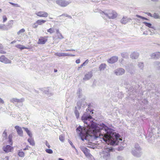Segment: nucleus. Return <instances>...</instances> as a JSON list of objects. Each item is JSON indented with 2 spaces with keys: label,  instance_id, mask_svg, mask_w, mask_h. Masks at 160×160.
<instances>
[{
  "label": "nucleus",
  "instance_id": "nucleus-1",
  "mask_svg": "<svg viewBox=\"0 0 160 160\" xmlns=\"http://www.w3.org/2000/svg\"><path fill=\"white\" fill-rule=\"evenodd\" d=\"M92 119L89 114L84 113L82 117L84 127L79 126L76 129L77 133L88 147L94 148L96 146L92 142L97 138L102 139L108 144L113 145H118L119 140H122L118 134L114 133L113 130L103 123L97 124L92 121Z\"/></svg>",
  "mask_w": 160,
  "mask_h": 160
},
{
  "label": "nucleus",
  "instance_id": "nucleus-2",
  "mask_svg": "<svg viewBox=\"0 0 160 160\" xmlns=\"http://www.w3.org/2000/svg\"><path fill=\"white\" fill-rule=\"evenodd\" d=\"M102 17L104 18L105 17L109 19H114L117 16L116 12L112 10H108L104 11L101 12Z\"/></svg>",
  "mask_w": 160,
  "mask_h": 160
},
{
  "label": "nucleus",
  "instance_id": "nucleus-3",
  "mask_svg": "<svg viewBox=\"0 0 160 160\" xmlns=\"http://www.w3.org/2000/svg\"><path fill=\"white\" fill-rule=\"evenodd\" d=\"M112 150V148H105L102 149V152H101V155L106 160H108L110 157L109 152Z\"/></svg>",
  "mask_w": 160,
  "mask_h": 160
},
{
  "label": "nucleus",
  "instance_id": "nucleus-4",
  "mask_svg": "<svg viewBox=\"0 0 160 160\" xmlns=\"http://www.w3.org/2000/svg\"><path fill=\"white\" fill-rule=\"evenodd\" d=\"M141 148L138 144L135 145V148L132 151V154L134 156L139 157L141 154Z\"/></svg>",
  "mask_w": 160,
  "mask_h": 160
},
{
  "label": "nucleus",
  "instance_id": "nucleus-5",
  "mask_svg": "<svg viewBox=\"0 0 160 160\" xmlns=\"http://www.w3.org/2000/svg\"><path fill=\"white\" fill-rule=\"evenodd\" d=\"M56 3L61 7H65L70 4L71 2L70 0L66 1L65 0H57L56 1Z\"/></svg>",
  "mask_w": 160,
  "mask_h": 160
},
{
  "label": "nucleus",
  "instance_id": "nucleus-6",
  "mask_svg": "<svg viewBox=\"0 0 160 160\" xmlns=\"http://www.w3.org/2000/svg\"><path fill=\"white\" fill-rule=\"evenodd\" d=\"M56 35L54 37H53V40L54 41L53 44L57 43L58 42H56L55 41L57 39H62L64 38V37L62 34L60 32L58 29H57L56 30Z\"/></svg>",
  "mask_w": 160,
  "mask_h": 160
},
{
  "label": "nucleus",
  "instance_id": "nucleus-7",
  "mask_svg": "<svg viewBox=\"0 0 160 160\" xmlns=\"http://www.w3.org/2000/svg\"><path fill=\"white\" fill-rule=\"evenodd\" d=\"M80 148L86 157L88 158L91 157V155L89 151L87 148L83 146H80Z\"/></svg>",
  "mask_w": 160,
  "mask_h": 160
},
{
  "label": "nucleus",
  "instance_id": "nucleus-8",
  "mask_svg": "<svg viewBox=\"0 0 160 160\" xmlns=\"http://www.w3.org/2000/svg\"><path fill=\"white\" fill-rule=\"evenodd\" d=\"M41 91H42L45 94H47L48 96H50L53 95V94L52 92L51 89L48 88H41Z\"/></svg>",
  "mask_w": 160,
  "mask_h": 160
},
{
  "label": "nucleus",
  "instance_id": "nucleus-9",
  "mask_svg": "<svg viewBox=\"0 0 160 160\" xmlns=\"http://www.w3.org/2000/svg\"><path fill=\"white\" fill-rule=\"evenodd\" d=\"M24 98H22L18 99L16 98H12L10 99V101L11 102L14 103H22L24 101Z\"/></svg>",
  "mask_w": 160,
  "mask_h": 160
},
{
  "label": "nucleus",
  "instance_id": "nucleus-10",
  "mask_svg": "<svg viewBox=\"0 0 160 160\" xmlns=\"http://www.w3.org/2000/svg\"><path fill=\"white\" fill-rule=\"evenodd\" d=\"M0 62L5 64L10 63L11 61L4 55H2L0 57Z\"/></svg>",
  "mask_w": 160,
  "mask_h": 160
},
{
  "label": "nucleus",
  "instance_id": "nucleus-11",
  "mask_svg": "<svg viewBox=\"0 0 160 160\" xmlns=\"http://www.w3.org/2000/svg\"><path fill=\"white\" fill-rule=\"evenodd\" d=\"M48 40V37H41L39 39L38 43V44H44Z\"/></svg>",
  "mask_w": 160,
  "mask_h": 160
},
{
  "label": "nucleus",
  "instance_id": "nucleus-12",
  "mask_svg": "<svg viewBox=\"0 0 160 160\" xmlns=\"http://www.w3.org/2000/svg\"><path fill=\"white\" fill-rule=\"evenodd\" d=\"M2 149L5 152L8 153L11 152L13 149V148L10 145H7L3 146Z\"/></svg>",
  "mask_w": 160,
  "mask_h": 160
},
{
  "label": "nucleus",
  "instance_id": "nucleus-13",
  "mask_svg": "<svg viewBox=\"0 0 160 160\" xmlns=\"http://www.w3.org/2000/svg\"><path fill=\"white\" fill-rule=\"evenodd\" d=\"M54 55L56 56H58L59 57H66V56L73 57V56H75V55L72 54H69L67 53H59V52L55 53Z\"/></svg>",
  "mask_w": 160,
  "mask_h": 160
},
{
  "label": "nucleus",
  "instance_id": "nucleus-14",
  "mask_svg": "<svg viewBox=\"0 0 160 160\" xmlns=\"http://www.w3.org/2000/svg\"><path fill=\"white\" fill-rule=\"evenodd\" d=\"M38 16L40 17H47L48 16V14L45 12L43 11H40L36 12L35 13Z\"/></svg>",
  "mask_w": 160,
  "mask_h": 160
},
{
  "label": "nucleus",
  "instance_id": "nucleus-15",
  "mask_svg": "<svg viewBox=\"0 0 160 160\" xmlns=\"http://www.w3.org/2000/svg\"><path fill=\"white\" fill-rule=\"evenodd\" d=\"M118 60V57L113 56L109 59L108 60V62L109 63L112 64L117 62Z\"/></svg>",
  "mask_w": 160,
  "mask_h": 160
},
{
  "label": "nucleus",
  "instance_id": "nucleus-16",
  "mask_svg": "<svg viewBox=\"0 0 160 160\" xmlns=\"http://www.w3.org/2000/svg\"><path fill=\"white\" fill-rule=\"evenodd\" d=\"M15 128L18 134L20 136H22L23 132L21 128L18 126H16L15 127Z\"/></svg>",
  "mask_w": 160,
  "mask_h": 160
},
{
  "label": "nucleus",
  "instance_id": "nucleus-17",
  "mask_svg": "<svg viewBox=\"0 0 160 160\" xmlns=\"http://www.w3.org/2000/svg\"><path fill=\"white\" fill-rule=\"evenodd\" d=\"M152 58L157 59L160 57V52H156L153 53L150 55Z\"/></svg>",
  "mask_w": 160,
  "mask_h": 160
},
{
  "label": "nucleus",
  "instance_id": "nucleus-18",
  "mask_svg": "<svg viewBox=\"0 0 160 160\" xmlns=\"http://www.w3.org/2000/svg\"><path fill=\"white\" fill-rule=\"evenodd\" d=\"M92 76V72L91 71L88 72L85 75L84 77L83 78V80L87 81L90 79Z\"/></svg>",
  "mask_w": 160,
  "mask_h": 160
},
{
  "label": "nucleus",
  "instance_id": "nucleus-19",
  "mask_svg": "<svg viewBox=\"0 0 160 160\" xmlns=\"http://www.w3.org/2000/svg\"><path fill=\"white\" fill-rule=\"evenodd\" d=\"M139 55V54L138 52H134L131 53L130 57L132 59H137L138 58Z\"/></svg>",
  "mask_w": 160,
  "mask_h": 160
},
{
  "label": "nucleus",
  "instance_id": "nucleus-20",
  "mask_svg": "<svg viewBox=\"0 0 160 160\" xmlns=\"http://www.w3.org/2000/svg\"><path fill=\"white\" fill-rule=\"evenodd\" d=\"M131 20V19L130 18H127V17H123L121 20V22L122 24H125L128 22H130Z\"/></svg>",
  "mask_w": 160,
  "mask_h": 160
},
{
  "label": "nucleus",
  "instance_id": "nucleus-21",
  "mask_svg": "<svg viewBox=\"0 0 160 160\" xmlns=\"http://www.w3.org/2000/svg\"><path fill=\"white\" fill-rule=\"evenodd\" d=\"M16 47L20 49L21 50L24 49H28L30 48L29 47H26L25 46L21 44H18L16 46Z\"/></svg>",
  "mask_w": 160,
  "mask_h": 160
},
{
  "label": "nucleus",
  "instance_id": "nucleus-22",
  "mask_svg": "<svg viewBox=\"0 0 160 160\" xmlns=\"http://www.w3.org/2000/svg\"><path fill=\"white\" fill-rule=\"evenodd\" d=\"M153 65L154 67L158 69H160V62L156 61L154 62Z\"/></svg>",
  "mask_w": 160,
  "mask_h": 160
},
{
  "label": "nucleus",
  "instance_id": "nucleus-23",
  "mask_svg": "<svg viewBox=\"0 0 160 160\" xmlns=\"http://www.w3.org/2000/svg\"><path fill=\"white\" fill-rule=\"evenodd\" d=\"M114 73L116 75H120L124 73V71H114Z\"/></svg>",
  "mask_w": 160,
  "mask_h": 160
},
{
  "label": "nucleus",
  "instance_id": "nucleus-24",
  "mask_svg": "<svg viewBox=\"0 0 160 160\" xmlns=\"http://www.w3.org/2000/svg\"><path fill=\"white\" fill-rule=\"evenodd\" d=\"M22 128L25 130L27 134L29 136L30 138H31L32 137V134L31 133L30 131H29L28 128L23 127Z\"/></svg>",
  "mask_w": 160,
  "mask_h": 160
},
{
  "label": "nucleus",
  "instance_id": "nucleus-25",
  "mask_svg": "<svg viewBox=\"0 0 160 160\" xmlns=\"http://www.w3.org/2000/svg\"><path fill=\"white\" fill-rule=\"evenodd\" d=\"M78 109L77 107H75V108L74 113L77 118H78L79 116V112L78 111Z\"/></svg>",
  "mask_w": 160,
  "mask_h": 160
},
{
  "label": "nucleus",
  "instance_id": "nucleus-26",
  "mask_svg": "<svg viewBox=\"0 0 160 160\" xmlns=\"http://www.w3.org/2000/svg\"><path fill=\"white\" fill-rule=\"evenodd\" d=\"M28 141L30 145H31L32 146H34L35 145L34 140L32 137L28 139Z\"/></svg>",
  "mask_w": 160,
  "mask_h": 160
},
{
  "label": "nucleus",
  "instance_id": "nucleus-27",
  "mask_svg": "<svg viewBox=\"0 0 160 160\" xmlns=\"http://www.w3.org/2000/svg\"><path fill=\"white\" fill-rule=\"evenodd\" d=\"M37 23L38 25H41L42 24L45 23L46 21L40 19L37 21Z\"/></svg>",
  "mask_w": 160,
  "mask_h": 160
},
{
  "label": "nucleus",
  "instance_id": "nucleus-28",
  "mask_svg": "<svg viewBox=\"0 0 160 160\" xmlns=\"http://www.w3.org/2000/svg\"><path fill=\"white\" fill-rule=\"evenodd\" d=\"M89 62V60L88 59H87L82 64L80 67H78V69H80L82 67L86 66Z\"/></svg>",
  "mask_w": 160,
  "mask_h": 160
},
{
  "label": "nucleus",
  "instance_id": "nucleus-29",
  "mask_svg": "<svg viewBox=\"0 0 160 160\" xmlns=\"http://www.w3.org/2000/svg\"><path fill=\"white\" fill-rule=\"evenodd\" d=\"M77 95L79 98H81L82 96V91L81 89H79L77 93Z\"/></svg>",
  "mask_w": 160,
  "mask_h": 160
},
{
  "label": "nucleus",
  "instance_id": "nucleus-30",
  "mask_svg": "<svg viewBox=\"0 0 160 160\" xmlns=\"http://www.w3.org/2000/svg\"><path fill=\"white\" fill-rule=\"evenodd\" d=\"M57 29H55L53 28H51L47 30V32L50 34H52L53 33L55 32V31H56Z\"/></svg>",
  "mask_w": 160,
  "mask_h": 160
},
{
  "label": "nucleus",
  "instance_id": "nucleus-31",
  "mask_svg": "<svg viewBox=\"0 0 160 160\" xmlns=\"http://www.w3.org/2000/svg\"><path fill=\"white\" fill-rule=\"evenodd\" d=\"M8 30L7 28L6 27L4 24H0V30Z\"/></svg>",
  "mask_w": 160,
  "mask_h": 160
},
{
  "label": "nucleus",
  "instance_id": "nucleus-32",
  "mask_svg": "<svg viewBox=\"0 0 160 160\" xmlns=\"http://www.w3.org/2000/svg\"><path fill=\"white\" fill-rule=\"evenodd\" d=\"M106 66V65L105 63L101 64L99 66V68L100 70H104Z\"/></svg>",
  "mask_w": 160,
  "mask_h": 160
},
{
  "label": "nucleus",
  "instance_id": "nucleus-33",
  "mask_svg": "<svg viewBox=\"0 0 160 160\" xmlns=\"http://www.w3.org/2000/svg\"><path fill=\"white\" fill-rule=\"evenodd\" d=\"M0 53L2 54H5L6 52L3 50V46L0 43Z\"/></svg>",
  "mask_w": 160,
  "mask_h": 160
},
{
  "label": "nucleus",
  "instance_id": "nucleus-34",
  "mask_svg": "<svg viewBox=\"0 0 160 160\" xmlns=\"http://www.w3.org/2000/svg\"><path fill=\"white\" fill-rule=\"evenodd\" d=\"M122 57L125 58H127L128 56V54L127 52H122L121 54Z\"/></svg>",
  "mask_w": 160,
  "mask_h": 160
},
{
  "label": "nucleus",
  "instance_id": "nucleus-35",
  "mask_svg": "<svg viewBox=\"0 0 160 160\" xmlns=\"http://www.w3.org/2000/svg\"><path fill=\"white\" fill-rule=\"evenodd\" d=\"M18 155L20 157H23L24 156V153L21 150L19 151Z\"/></svg>",
  "mask_w": 160,
  "mask_h": 160
},
{
  "label": "nucleus",
  "instance_id": "nucleus-36",
  "mask_svg": "<svg viewBox=\"0 0 160 160\" xmlns=\"http://www.w3.org/2000/svg\"><path fill=\"white\" fill-rule=\"evenodd\" d=\"M143 23L145 24V25L146 26H147L149 28H152L153 29H154V27H152V24L151 23H149L146 22H143Z\"/></svg>",
  "mask_w": 160,
  "mask_h": 160
},
{
  "label": "nucleus",
  "instance_id": "nucleus-37",
  "mask_svg": "<svg viewBox=\"0 0 160 160\" xmlns=\"http://www.w3.org/2000/svg\"><path fill=\"white\" fill-rule=\"evenodd\" d=\"M138 66L140 68V69H142L143 67V63L142 62H139L138 64Z\"/></svg>",
  "mask_w": 160,
  "mask_h": 160
},
{
  "label": "nucleus",
  "instance_id": "nucleus-38",
  "mask_svg": "<svg viewBox=\"0 0 160 160\" xmlns=\"http://www.w3.org/2000/svg\"><path fill=\"white\" fill-rule=\"evenodd\" d=\"M77 109H78V110H79L80 109L82 106L81 103L80 101H79L77 102Z\"/></svg>",
  "mask_w": 160,
  "mask_h": 160
},
{
  "label": "nucleus",
  "instance_id": "nucleus-39",
  "mask_svg": "<svg viewBox=\"0 0 160 160\" xmlns=\"http://www.w3.org/2000/svg\"><path fill=\"white\" fill-rule=\"evenodd\" d=\"M25 32V30L24 28H22L18 32H17V34L18 35H19L21 34H22V33Z\"/></svg>",
  "mask_w": 160,
  "mask_h": 160
},
{
  "label": "nucleus",
  "instance_id": "nucleus-40",
  "mask_svg": "<svg viewBox=\"0 0 160 160\" xmlns=\"http://www.w3.org/2000/svg\"><path fill=\"white\" fill-rule=\"evenodd\" d=\"M59 139L60 141L63 142L64 140V137L63 135H61L60 136Z\"/></svg>",
  "mask_w": 160,
  "mask_h": 160
},
{
  "label": "nucleus",
  "instance_id": "nucleus-41",
  "mask_svg": "<svg viewBox=\"0 0 160 160\" xmlns=\"http://www.w3.org/2000/svg\"><path fill=\"white\" fill-rule=\"evenodd\" d=\"M153 17L155 18H160V16L158 14L156 13H155L153 15Z\"/></svg>",
  "mask_w": 160,
  "mask_h": 160
},
{
  "label": "nucleus",
  "instance_id": "nucleus-42",
  "mask_svg": "<svg viewBox=\"0 0 160 160\" xmlns=\"http://www.w3.org/2000/svg\"><path fill=\"white\" fill-rule=\"evenodd\" d=\"M45 151L47 153L49 154H52L53 153L51 149H46Z\"/></svg>",
  "mask_w": 160,
  "mask_h": 160
},
{
  "label": "nucleus",
  "instance_id": "nucleus-43",
  "mask_svg": "<svg viewBox=\"0 0 160 160\" xmlns=\"http://www.w3.org/2000/svg\"><path fill=\"white\" fill-rule=\"evenodd\" d=\"M136 16L137 17L140 18H141L142 19H145V20H148V19L147 18H145V17H142V16H141L138 15H136Z\"/></svg>",
  "mask_w": 160,
  "mask_h": 160
},
{
  "label": "nucleus",
  "instance_id": "nucleus-44",
  "mask_svg": "<svg viewBox=\"0 0 160 160\" xmlns=\"http://www.w3.org/2000/svg\"><path fill=\"white\" fill-rule=\"evenodd\" d=\"M9 3L11 5L16 7H20L17 4L14 3L12 2H9Z\"/></svg>",
  "mask_w": 160,
  "mask_h": 160
},
{
  "label": "nucleus",
  "instance_id": "nucleus-45",
  "mask_svg": "<svg viewBox=\"0 0 160 160\" xmlns=\"http://www.w3.org/2000/svg\"><path fill=\"white\" fill-rule=\"evenodd\" d=\"M38 24L37 23V22H36L34 23L33 24V25H32V27L33 28H36L38 27Z\"/></svg>",
  "mask_w": 160,
  "mask_h": 160
},
{
  "label": "nucleus",
  "instance_id": "nucleus-46",
  "mask_svg": "<svg viewBox=\"0 0 160 160\" xmlns=\"http://www.w3.org/2000/svg\"><path fill=\"white\" fill-rule=\"evenodd\" d=\"M117 160H124L123 158L121 156H118L117 157Z\"/></svg>",
  "mask_w": 160,
  "mask_h": 160
},
{
  "label": "nucleus",
  "instance_id": "nucleus-47",
  "mask_svg": "<svg viewBox=\"0 0 160 160\" xmlns=\"http://www.w3.org/2000/svg\"><path fill=\"white\" fill-rule=\"evenodd\" d=\"M9 142L10 143H10V144L11 145H12V138L10 136H9Z\"/></svg>",
  "mask_w": 160,
  "mask_h": 160
},
{
  "label": "nucleus",
  "instance_id": "nucleus-48",
  "mask_svg": "<svg viewBox=\"0 0 160 160\" xmlns=\"http://www.w3.org/2000/svg\"><path fill=\"white\" fill-rule=\"evenodd\" d=\"M3 22H6L7 20V18L5 16H3Z\"/></svg>",
  "mask_w": 160,
  "mask_h": 160
},
{
  "label": "nucleus",
  "instance_id": "nucleus-49",
  "mask_svg": "<svg viewBox=\"0 0 160 160\" xmlns=\"http://www.w3.org/2000/svg\"><path fill=\"white\" fill-rule=\"evenodd\" d=\"M46 145L49 148H50V146L49 145V144L48 142L47 141H46Z\"/></svg>",
  "mask_w": 160,
  "mask_h": 160
},
{
  "label": "nucleus",
  "instance_id": "nucleus-50",
  "mask_svg": "<svg viewBox=\"0 0 160 160\" xmlns=\"http://www.w3.org/2000/svg\"><path fill=\"white\" fill-rule=\"evenodd\" d=\"M7 135V133L5 131H4L3 133V136L4 137H6Z\"/></svg>",
  "mask_w": 160,
  "mask_h": 160
},
{
  "label": "nucleus",
  "instance_id": "nucleus-51",
  "mask_svg": "<svg viewBox=\"0 0 160 160\" xmlns=\"http://www.w3.org/2000/svg\"><path fill=\"white\" fill-rule=\"evenodd\" d=\"M4 103V101L1 98H0V103L3 104Z\"/></svg>",
  "mask_w": 160,
  "mask_h": 160
},
{
  "label": "nucleus",
  "instance_id": "nucleus-52",
  "mask_svg": "<svg viewBox=\"0 0 160 160\" xmlns=\"http://www.w3.org/2000/svg\"><path fill=\"white\" fill-rule=\"evenodd\" d=\"M80 62V61L79 59H77L76 61V63L77 64L79 63Z\"/></svg>",
  "mask_w": 160,
  "mask_h": 160
},
{
  "label": "nucleus",
  "instance_id": "nucleus-53",
  "mask_svg": "<svg viewBox=\"0 0 160 160\" xmlns=\"http://www.w3.org/2000/svg\"><path fill=\"white\" fill-rule=\"evenodd\" d=\"M146 14L148 16H151V17H153L152 15V14H151V13H149V12H147L146 13Z\"/></svg>",
  "mask_w": 160,
  "mask_h": 160
},
{
  "label": "nucleus",
  "instance_id": "nucleus-54",
  "mask_svg": "<svg viewBox=\"0 0 160 160\" xmlns=\"http://www.w3.org/2000/svg\"><path fill=\"white\" fill-rule=\"evenodd\" d=\"M68 142L70 144V145L72 146L73 145V144L72 142L70 140L68 141Z\"/></svg>",
  "mask_w": 160,
  "mask_h": 160
},
{
  "label": "nucleus",
  "instance_id": "nucleus-55",
  "mask_svg": "<svg viewBox=\"0 0 160 160\" xmlns=\"http://www.w3.org/2000/svg\"><path fill=\"white\" fill-rule=\"evenodd\" d=\"M3 159L4 160H9V157L8 156H6Z\"/></svg>",
  "mask_w": 160,
  "mask_h": 160
},
{
  "label": "nucleus",
  "instance_id": "nucleus-56",
  "mask_svg": "<svg viewBox=\"0 0 160 160\" xmlns=\"http://www.w3.org/2000/svg\"><path fill=\"white\" fill-rule=\"evenodd\" d=\"M68 15V14H62V15L60 16H64L65 17H67Z\"/></svg>",
  "mask_w": 160,
  "mask_h": 160
},
{
  "label": "nucleus",
  "instance_id": "nucleus-57",
  "mask_svg": "<svg viewBox=\"0 0 160 160\" xmlns=\"http://www.w3.org/2000/svg\"><path fill=\"white\" fill-rule=\"evenodd\" d=\"M16 42V41L14 40V41H13L12 42H11V44H13L14 43H15Z\"/></svg>",
  "mask_w": 160,
  "mask_h": 160
},
{
  "label": "nucleus",
  "instance_id": "nucleus-58",
  "mask_svg": "<svg viewBox=\"0 0 160 160\" xmlns=\"http://www.w3.org/2000/svg\"><path fill=\"white\" fill-rule=\"evenodd\" d=\"M75 151L77 153V154H78V151L77 149L76 148H75Z\"/></svg>",
  "mask_w": 160,
  "mask_h": 160
},
{
  "label": "nucleus",
  "instance_id": "nucleus-59",
  "mask_svg": "<svg viewBox=\"0 0 160 160\" xmlns=\"http://www.w3.org/2000/svg\"><path fill=\"white\" fill-rule=\"evenodd\" d=\"M72 147V148H74V149H75V148H76L75 147V146L73 145L72 146H71Z\"/></svg>",
  "mask_w": 160,
  "mask_h": 160
},
{
  "label": "nucleus",
  "instance_id": "nucleus-60",
  "mask_svg": "<svg viewBox=\"0 0 160 160\" xmlns=\"http://www.w3.org/2000/svg\"><path fill=\"white\" fill-rule=\"evenodd\" d=\"M67 17L70 18H72V17L71 16L68 15Z\"/></svg>",
  "mask_w": 160,
  "mask_h": 160
},
{
  "label": "nucleus",
  "instance_id": "nucleus-61",
  "mask_svg": "<svg viewBox=\"0 0 160 160\" xmlns=\"http://www.w3.org/2000/svg\"><path fill=\"white\" fill-rule=\"evenodd\" d=\"M152 1L154 2H156L158 1V0H151Z\"/></svg>",
  "mask_w": 160,
  "mask_h": 160
},
{
  "label": "nucleus",
  "instance_id": "nucleus-62",
  "mask_svg": "<svg viewBox=\"0 0 160 160\" xmlns=\"http://www.w3.org/2000/svg\"><path fill=\"white\" fill-rule=\"evenodd\" d=\"M70 51H75V50L73 49H70Z\"/></svg>",
  "mask_w": 160,
  "mask_h": 160
},
{
  "label": "nucleus",
  "instance_id": "nucleus-63",
  "mask_svg": "<svg viewBox=\"0 0 160 160\" xmlns=\"http://www.w3.org/2000/svg\"><path fill=\"white\" fill-rule=\"evenodd\" d=\"M92 1L93 2H97L98 0H92Z\"/></svg>",
  "mask_w": 160,
  "mask_h": 160
},
{
  "label": "nucleus",
  "instance_id": "nucleus-64",
  "mask_svg": "<svg viewBox=\"0 0 160 160\" xmlns=\"http://www.w3.org/2000/svg\"><path fill=\"white\" fill-rule=\"evenodd\" d=\"M58 160H64L63 159H62L61 158H59Z\"/></svg>",
  "mask_w": 160,
  "mask_h": 160
}]
</instances>
